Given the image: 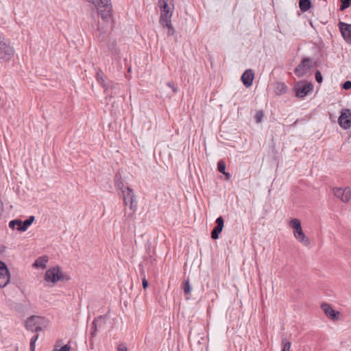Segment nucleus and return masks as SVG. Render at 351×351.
I'll return each mask as SVG.
<instances>
[{"mask_svg": "<svg viewBox=\"0 0 351 351\" xmlns=\"http://www.w3.org/2000/svg\"><path fill=\"white\" fill-rule=\"evenodd\" d=\"M158 6L160 10V23L164 28L167 29L169 36H173L176 32L171 23V16L174 10L173 0H160Z\"/></svg>", "mask_w": 351, "mask_h": 351, "instance_id": "1", "label": "nucleus"}, {"mask_svg": "<svg viewBox=\"0 0 351 351\" xmlns=\"http://www.w3.org/2000/svg\"><path fill=\"white\" fill-rule=\"evenodd\" d=\"M97 10L98 14L105 22H108L112 16V6L110 0H88Z\"/></svg>", "mask_w": 351, "mask_h": 351, "instance_id": "2", "label": "nucleus"}, {"mask_svg": "<svg viewBox=\"0 0 351 351\" xmlns=\"http://www.w3.org/2000/svg\"><path fill=\"white\" fill-rule=\"evenodd\" d=\"M289 225L293 230V234L295 239L304 246L310 245L309 239L305 235L302 230L301 222L298 219H292Z\"/></svg>", "mask_w": 351, "mask_h": 351, "instance_id": "3", "label": "nucleus"}, {"mask_svg": "<svg viewBox=\"0 0 351 351\" xmlns=\"http://www.w3.org/2000/svg\"><path fill=\"white\" fill-rule=\"evenodd\" d=\"M47 320L40 316H32L26 322V328L33 332H39L47 326Z\"/></svg>", "mask_w": 351, "mask_h": 351, "instance_id": "4", "label": "nucleus"}, {"mask_svg": "<svg viewBox=\"0 0 351 351\" xmlns=\"http://www.w3.org/2000/svg\"><path fill=\"white\" fill-rule=\"evenodd\" d=\"M14 49L10 43L5 39H0V60L8 62L14 57Z\"/></svg>", "mask_w": 351, "mask_h": 351, "instance_id": "5", "label": "nucleus"}, {"mask_svg": "<svg viewBox=\"0 0 351 351\" xmlns=\"http://www.w3.org/2000/svg\"><path fill=\"white\" fill-rule=\"evenodd\" d=\"M45 280L53 284L64 280V274L59 266L47 269L45 274Z\"/></svg>", "mask_w": 351, "mask_h": 351, "instance_id": "6", "label": "nucleus"}, {"mask_svg": "<svg viewBox=\"0 0 351 351\" xmlns=\"http://www.w3.org/2000/svg\"><path fill=\"white\" fill-rule=\"evenodd\" d=\"M294 89L296 96L303 98L313 90V85L311 83L301 81L295 84Z\"/></svg>", "mask_w": 351, "mask_h": 351, "instance_id": "7", "label": "nucleus"}, {"mask_svg": "<svg viewBox=\"0 0 351 351\" xmlns=\"http://www.w3.org/2000/svg\"><path fill=\"white\" fill-rule=\"evenodd\" d=\"M334 195L343 203H348L351 199V189L349 187L334 188L332 189Z\"/></svg>", "mask_w": 351, "mask_h": 351, "instance_id": "8", "label": "nucleus"}, {"mask_svg": "<svg viewBox=\"0 0 351 351\" xmlns=\"http://www.w3.org/2000/svg\"><path fill=\"white\" fill-rule=\"evenodd\" d=\"M10 280V273L6 265L0 261V287H6Z\"/></svg>", "mask_w": 351, "mask_h": 351, "instance_id": "9", "label": "nucleus"}, {"mask_svg": "<svg viewBox=\"0 0 351 351\" xmlns=\"http://www.w3.org/2000/svg\"><path fill=\"white\" fill-rule=\"evenodd\" d=\"M338 123L340 127L345 130L351 127V112L349 109H344L341 111Z\"/></svg>", "mask_w": 351, "mask_h": 351, "instance_id": "10", "label": "nucleus"}, {"mask_svg": "<svg viewBox=\"0 0 351 351\" xmlns=\"http://www.w3.org/2000/svg\"><path fill=\"white\" fill-rule=\"evenodd\" d=\"M122 195L123 197L124 204L129 205L131 210H134L135 206L134 202L136 201V196L132 189L127 187L125 189L122 190Z\"/></svg>", "mask_w": 351, "mask_h": 351, "instance_id": "11", "label": "nucleus"}, {"mask_svg": "<svg viewBox=\"0 0 351 351\" xmlns=\"http://www.w3.org/2000/svg\"><path fill=\"white\" fill-rule=\"evenodd\" d=\"M311 61L309 58H304L301 63L295 69L294 72L298 77H302L310 69Z\"/></svg>", "mask_w": 351, "mask_h": 351, "instance_id": "12", "label": "nucleus"}, {"mask_svg": "<svg viewBox=\"0 0 351 351\" xmlns=\"http://www.w3.org/2000/svg\"><path fill=\"white\" fill-rule=\"evenodd\" d=\"M322 308L328 318L333 321H337L339 319L340 313L334 310L330 304H323L322 305Z\"/></svg>", "mask_w": 351, "mask_h": 351, "instance_id": "13", "label": "nucleus"}, {"mask_svg": "<svg viewBox=\"0 0 351 351\" xmlns=\"http://www.w3.org/2000/svg\"><path fill=\"white\" fill-rule=\"evenodd\" d=\"M339 30L343 38L347 41H351V25L343 22H339L338 24Z\"/></svg>", "mask_w": 351, "mask_h": 351, "instance_id": "14", "label": "nucleus"}, {"mask_svg": "<svg viewBox=\"0 0 351 351\" xmlns=\"http://www.w3.org/2000/svg\"><path fill=\"white\" fill-rule=\"evenodd\" d=\"M217 226L211 232V237L213 239H217L219 238V234L222 231L224 226V220L222 217H219L216 219Z\"/></svg>", "mask_w": 351, "mask_h": 351, "instance_id": "15", "label": "nucleus"}, {"mask_svg": "<svg viewBox=\"0 0 351 351\" xmlns=\"http://www.w3.org/2000/svg\"><path fill=\"white\" fill-rule=\"evenodd\" d=\"M254 73L251 69H247L241 76V81L243 84L247 87L252 86L254 80Z\"/></svg>", "mask_w": 351, "mask_h": 351, "instance_id": "16", "label": "nucleus"}, {"mask_svg": "<svg viewBox=\"0 0 351 351\" xmlns=\"http://www.w3.org/2000/svg\"><path fill=\"white\" fill-rule=\"evenodd\" d=\"M108 48L112 56L119 54L120 50L117 47V43L115 39L109 38L107 43Z\"/></svg>", "mask_w": 351, "mask_h": 351, "instance_id": "17", "label": "nucleus"}, {"mask_svg": "<svg viewBox=\"0 0 351 351\" xmlns=\"http://www.w3.org/2000/svg\"><path fill=\"white\" fill-rule=\"evenodd\" d=\"M48 262V258L46 256H43L38 258L34 263L33 264V267L39 269H44L47 266V263Z\"/></svg>", "mask_w": 351, "mask_h": 351, "instance_id": "18", "label": "nucleus"}, {"mask_svg": "<svg viewBox=\"0 0 351 351\" xmlns=\"http://www.w3.org/2000/svg\"><path fill=\"white\" fill-rule=\"evenodd\" d=\"M34 221V217L31 216L27 219L25 220L24 221H22L23 223V227L21 228H16V230L21 232H25L27 230L28 227L33 223Z\"/></svg>", "mask_w": 351, "mask_h": 351, "instance_id": "19", "label": "nucleus"}, {"mask_svg": "<svg viewBox=\"0 0 351 351\" xmlns=\"http://www.w3.org/2000/svg\"><path fill=\"white\" fill-rule=\"evenodd\" d=\"M299 5L302 12H306L310 9L311 3L310 0H300Z\"/></svg>", "mask_w": 351, "mask_h": 351, "instance_id": "20", "label": "nucleus"}, {"mask_svg": "<svg viewBox=\"0 0 351 351\" xmlns=\"http://www.w3.org/2000/svg\"><path fill=\"white\" fill-rule=\"evenodd\" d=\"M276 93L278 95L283 94L287 91V86L284 83L278 82L276 84Z\"/></svg>", "mask_w": 351, "mask_h": 351, "instance_id": "21", "label": "nucleus"}, {"mask_svg": "<svg viewBox=\"0 0 351 351\" xmlns=\"http://www.w3.org/2000/svg\"><path fill=\"white\" fill-rule=\"evenodd\" d=\"M38 335H34L30 341V351H35L36 342L38 340Z\"/></svg>", "mask_w": 351, "mask_h": 351, "instance_id": "22", "label": "nucleus"}, {"mask_svg": "<svg viewBox=\"0 0 351 351\" xmlns=\"http://www.w3.org/2000/svg\"><path fill=\"white\" fill-rule=\"evenodd\" d=\"M183 289L184 293L187 295L191 293L192 288L188 280L185 281V282L184 283Z\"/></svg>", "mask_w": 351, "mask_h": 351, "instance_id": "23", "label": "nucleus"}, {"mask_svg": "<svg viewBox=\"0 0 351 351\" xmlns=\"http://www.w3.org/2000/svg\"><path fill=\"white\" fill-rule=\"evenodd\" d=\"M264 117V113L263 111L261 110H259L256 113V115H255V119H256V121L258 123H260L262 122V120H263V118Z\"/></svg>", "mask_w": 351, "mask_h": 351, "instance_id": "24", "label": "nucleus"}, {"mask_svg": "<svg viewBox=\"0 0 351 351\" xmlns=\"http://www.w3.org/2000/svg\"><path fill=\"white\" fill-rule=\"evenodd\" d=\"M218 171L221 173H225L226 165L223 161L221 160L217 164Z\"/></svg>", "mask_w": 351, "mask_h": 351, "instance_id": "25", "label": "nucleus"}, {"mask_svg": "<svg viewBox=\"0 0 351 351\" xmlns=\"http://www.w3.org/2000/svg\"><path fill=\"white\" fill-rule=\"evenodd\" d=\"M341 1L342 3L340 8L341 10H343L346 8H348L351 4V0H341Z\"/></svg>", "mask_w": 351, "mask_h": 351, "instance_id": "26", "label": "nucleus"}, {"mask_svg": "<svg viewBox=\"0 0 351 351\" xmlns=\"http://www.w3.org/2000/svg\"><path fill=\"white\" fill-rule=\"evenodd\" d=\"M97 322H98V318L95 319L93 322V331L90 332V335L92 337H95L97 335Z\"/></svg>", "mask_w": 351, "mask_h": 351, "instance_id": "27", "label": "nucleus"}, {"mask_svg": "<svg viewBox=\"0 0 351 351\" xmlns=\"http://www.w3.org/2000/svg\"><path fill=\"white\" fill-rule=\"evenodd\" d=\"M71 346L69 345H64L60 348H58L56 346L53 348V351H70Z\"/></svg>", "mask_w": 351, "mask_h": 351, "instance_id": "28", "label": "nucleus"}, {"mask_svg": "<svg viewBox=\"0 0 351 351\" xmlns=\"http://www.w3.org/2000/svg\"><path fill=\"white\" fill-rule=\"evenodd\" d=\"M282 343H283L282 351H290L291 342L282 341Z\"/></svg>", "mask_w": 351, "mask_h": 351, "instance_id": "29", "label": "nucleus"}, {"mask_svg": "<svg viewBox=\"0 0 351 351\" xmlns=\"http://www.w3.org/2000/svg\"><path fill=\"white\" fill-rule=\"evenodd\" d=\"M315 80L319 84L322 82V80H323L322 75V73H320V71H317L315 73Z\"/></svg>", "mask_w": 351, "mask_h": 351, "instance_id": "30", "label": "nucleus"}, {"mask_svg": "<svg viewBox=\"0 0 351 351\" xmlns=\"http://www.w3.org/2000/svg\"><path fill=\"white\" fill-rule=\"evenodd\" d=\"M342 88L345 90L351 88V81L345 82L342 85Z\"/></svg>", "mask_w": 351, "mask_h": 351, "instance_id": "31", "label": "nucleus"}, {"mask_svg": "<svg viewBox=\"0 0 351 351\" xmlns=\"http://www.w3.org/2000/svg\"><path fill=\"white\" fill-rule=\"evenodd\" d=\"M16 223H18L17 219L12 220L11 221H10V223H9L10 228H12V229L16 228Z\"/></svg>", "mask_w": 351, "mask_h": 351, "instance_id": "32", "label": "nucleus"}, {"mask_svg": "<svg viewBox=\"0 0 351 351\" xmlns=\"http://www.w3.org/2000/svg\"><path fill=\"white\" fill-rule=\"evenodd\" d=\"M118 351H128L127 347L124 344H119L117 347Z\"/></svg>", "mask_w": 351, "mask_h": 351, "instance_id": "33", "label": "nucleus"}, {"mask_svg": "<svg viewBox=\"0 0 351 351\" xmlns=\"http://www.w3.org/2000/svg\"><path fill=\"white\" fill-rule=\"evenodd\" d=\"M142 285L144 289H145L148 286V281L146 278H143L142 279Z\"/></svg>", "mask_w": 351, "mask_h": 351, "instance_id": "34", "label": "nucleus"}, {"mask_svg": "<svg viewBox=\"0 0 351 351\" xmlns=\"http://www.w3.org/2000/svg\"><path fill=\"white\" fill-rule=\"evenodd\" d=\"M97 80L99 82V83L101 84L104 86V80L103 77L101 75H100L98 73H97Z\"/></svg>", "mask_w": 351, "mask_h": 351, "instance_id": "35", "label": "nucleus"}, {"mask_svg": "<svg viewBox=\"0 0 351 351\" xmlns=\"http://www.w3.org/2000/svg\"><path fill=\"white\" fill-rule=\"evenodd\" d=\"M17 222L18 223H16V228H21V227H23V223H22V221L21 220H18L17 219Z\"/></svg>", "mask_w": 351, "mask_h": 351, "instance_id": "36", "label": "nucleus"}, {"mask_svg": "<svg viewBox=\"0 0 351 351\" xmlns=\"http://www.w3.org/2000/svg\"><path fill=\"white\" fill-rule=\"evenodd\" d=\"M226 177L227 180H229L230 178V175L229 173L225 171V173H223Z\"/></svg>", "mask_w": 351, "mask_h": 351, "instance_id": "37", "label": "nucleus"}, {"mask_svg": "<svg viewBox=\"0 0 351 351\" xmlns=\"http://www.w3.org/2000/svg\"><path fill=\"white\" fill-rule=\"evenodd\" d=\"M172 88H173V91L174 93H176V92L178 91V89H177V88H176V87L173 86Z\"/></svg>", "mask_w": 351, "mask_h": 351, "instance_id": "38", "label": "nucleus"}, {"mask_svg": "<svg viewBox=\"0 0 351 351\" xmlns=\"http://www.w3.org/2000/svg\"><path fill=\"white\" fill-rule=\"evenodd\" d=\"M168 86H170V87H171V88H173V87L174 86L173 85H171V83H169V84H168Z\"/></svg>", "mask_w": 351, "mask_h": 351, "instance_id": "39", "label": "nucleus"}]
</instances>
